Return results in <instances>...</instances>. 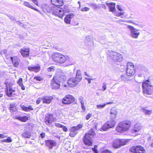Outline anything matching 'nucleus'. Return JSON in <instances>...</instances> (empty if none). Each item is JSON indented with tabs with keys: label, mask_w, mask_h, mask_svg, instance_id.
Masks as SVG:
<instances>
[{
	"label": "nucleus",
	"mask_w": 153,
	"mask_h": 153,
	"mask_svg": "<svg viewBox=\"0 0 153 153\" xmlns=\"http://www.w3.org/2000/svg\"><path fill=\"white\" fill-rule=\"evenodd\" d=\"M41 99L43 101V102L44 103H46L47 104H49L51 103L52 100V97L51 96H45L42 98H39Z\"/></svg>",
	"instance_id": "22"
},
{
	"label": "nucleus",
	"mask_w": 153,
	"mask_h": 153,
	"mask_svg": "<svg viewBox=\"0 0 153 153\" xmlns=\"http://www.w3.org/2000/svg\"><path fill=\"white\" fill-rule=\"evenodd\" d=\"M6 137L7 136H6L3 134H0V138H4L5 137Z\"/></svg>",
	"instance_id": "60"
},
{
	"label": "nucleus",
	"mask_w": 153,
	"mask_h": 153,
	"mask_svg": "<svg viewBox=\"0 0 153 153\" xmlns=\"http://www.w3.org/2000/svg\"><path fill=\"white\" fill-rule=\"evenodd\" d=\"M55 126L57 127L61 128L62 125L59 123H55Z\"/></svg>",
	"instance_id": "54"
},
{
	"label": "nucleus",
	"mask_w": 153,
	"mask_h": 153,
	"mask_svg": "<svg viewBox=\"0 0 153 153\" xmlns=\"http://www.w3.org/2000/svg\"><path fill=\"white\" fill-rule=\"evenodd\" d=\"M27 69L31 71H34L35 72H37L40 70V67L39 65H37L29 66L28 67Z\"/></svg>",
	"instance_id": "23"
},
{
	"label": "nucleus",
	"mask_w": 153,
	"mask_h": 153,
	"mask_svg": "<svg viewBox=\"0 0 153 153\" xmlns=\"http://www.w3.org/2000/svg\"><path fill=\"white\" fill-rule=\"evenodd\" d=\"M91 41H93L92 38L91 36H89L86 37L85 42H90Z\"/></svg>",
	"instance_id": "37"
},
{
	"label": "nucleus",
	"mask_w": 153,
	"mask_h": 153,
	"mask_svg": "<svg viewBox=\"0 0 153 153\" xmlns=\"http://www.w3.org/2000/svg\"><path fill=\"white\" fill-rule=\"evenodd\" d=\"M20 52L23 57H27L29 54V49L22 48L21 49Z\"/></svg>",
	"instance_id": "20"
},
{
	"label": "nucleus",
	"mask_w": 153,
	"mask_h": 153,
	"mask_svg": "<svg viewBox=\"0 0 153 153\" xmlns=\"http://www.w3.org/2000/svg\"><path fill=\"white\" fill-rule=\"evenodd\" d=\"M51 2L52 4L58 6H61L63 4V0H51Z\"/></svg>",
	"instance_id": "21"
},
{
	"label": "nucleus",
	"mask_w": 153,
	"mask_h": 153,
	"mask_svg": "<svg viewBox=\"0 0 153 153\" xmlns=\"http://www.w3.org/2000/svg\"><path fill=\"white\" fill-rule=\"evenodd\" d=\"M36 5L38 6L37 0H31Z\"/></svg>",
	"instance_id": "56"
},
{
	"label": "nucleus",
	"mask_w": 153,
	"mask_h": 153,
	"mask_svg": "<svg viewBox=\"0 0 153 153\" xmlns=\"http://www.w3.org/2000/svg\"><path fill=\"white\" fill-rule=\"evenodd\" d=\"M12 140L10 137H8L7 139H6V142L10 143L11 142Z\"/></svg>",
	"instance_id": "53"
},
{
	"label": "nucleus",
	"mask_w": 153,
	"mask_h": 153,
	"mask_svg": "<svg viewBox=\"0 0 153 153\" xmlns=\"http://www.w3.org/2000/svg\"><path fill=\"white\" fill-rule=\"evenodd\" d=\"M116 7L117 9L120 11L124 10L122 9L120 5H117Z\"/></svg>",
	"instance_id": "48"
},
{
	"label": "nucleus",
	"mask_w": 153,
	"mask_h": 153,
	"mask_svg": "<svg viewBox=\"0 0 153 153\" xmlns=\"http://www.w3.org/2000/svg\"><path fill=\"white\" fill-rule=\"evenodd\" d=\"M79 102H81L83 101V98L82 97L80 96L79 98Z\"/></svg>",
	"instance_id": "59"
},
{
	"label": "nucleus",
	"mask_w": 153,
	"mask_h": 153,
	"mask_svg": "<svg viewBox=\"0 0 153 153\" xmlns=\"http://www.w3.org/2000/svg\"><path fill=\"white\" fill-rule=\"evenodd\" d=\"M119 13L120 16L121 15H124L125 13V12H119Z\"/></svg>",
	"instance_id": "61"
},
{
	"label": "nucleus",
	"mask_w": 153,
	"mask_h": 153,
	"mask_svg": "<svg viewBox=\"0 0 153 153\" xmlns=\"http://www.w3.org/2000/svg\"><path fill=\"white\" fill-rule=\"evenodd\" d=\"M102 88L103 89V91H105L106 88V85L105 83H103L102 85Z\"/></svg>",
	"instance_id": "51"
},
{
	"label": "nucleus",
	"mask_w": 153,
	"mask_h": 153,
	"mask_svg": "<svg viewBox=\"0 0 153 153\" xmlns=\"http://www.w3.org/2000/svg\"><path fill=\"white\" fill-rule=\"evenodd\" d=\"M34 79H35L39 81H41L42 80L41 77L40 76H36L34 77Z\"/></svg>",
	"instance_id": "49"
},
{
	"label": "nucleus",
	"mask_w": 153,
	"mask_h": 153,
	"mask_svg": "<svg viewBox=\"0 0 153 153\" xmlns=\"http://www.w3.org/2000/svg\"><path fill=\"white\" fill-rule=\"evenodd\" d=\"M127 27L130 31V37L134 39H137L140 33L139 30L130 25H128Z\"/></svg>",
	"instance_id": "10"
},
{
	"label": "nucleus",
	"mask_w": 153,
	"mask_h": 153,
	"mask_svg": "<svg viewBox=\"0 0 153 153\" xmlns=\"http://www.w3.org/2000/svg\"><path fill=\"white\" fill-rule=\"evenodd\" d=\"M126 22L133 23L135 25H139V22L137 21L134 22V21L130 20H126Z\"/></svg>",
	"instance_id": "38"
},
{
	"label": "nucleus",
	"mask_w": 153,
	"mask_h": 153,
	"mask_svg": "<svg viewBox=\"0 0 153 153\" xmlns=\"http://www.w3.org/2000/svg\"><path fill=\"white\" fill-rule=\"evenodd\" d=\"M111 118V119H115L118 113L117 109L115 107L112 108L110 111Z\"/></svg>",
	"instance_id": "19"
},
{
	"label": "nucleus",
	"mask_w": 153,
	"mask_h": 153,
	"mask_svg": "<svg viewBox=\"0 0 153 153\" xmlns=\"http://www.w3.org/2000/svg\"><path fill=\"white\" fill-rule=\"evenodd\" d=\"M10 59L14 66L16 67H18L19 65V59L15 57H11Z\"/></svg>",
	"instance_id": "27"
},
{
	"label": "nucleus",
	"mask_w": 153,
	"mask_h": 153,
	"mask_svg": "<svg viewBox=\"0 0 153 153\" xmlns=\"http://www.w3.org/2000/svg\"><path fill=\"white\" fill-rule=\"evenodd\" d=\"M82 125L81 124H78L76 126H74L70 128L69 134L70 137H73L78 133V130L82 128Z\"/></svg>",
	"instance_id": "13"
},
{
	"label": "nucleus",
	"mask_w": 153,
	"mask_h": 153,
	"mask_svg": "<svg viewBox=\"0 0 153 153\" xmlns=\"http://www.w3.org/2000/svg\"><path fill=\"white\" fill-rule=\"evenodd\" d=\"M62 128L63 130L65 131H68V129L65 126L62 125V127H61Z\"/></svg>",
	"instance_id": "55"
},
{
	"label": "nucleus",
	"mask_w": 153,
	"mask_h": 153,
	"mask_svg": "<svg viewBox=\"0 0 153 153\" xmlns=\"http://www.w3.org/2000/svg\"><path fill=\"white\" fill-rule=\"evenodd\" d=\"M51 57L54 62L59 63H64L67 59V56L58 52L54 53L52 55Z\"/></svg>",
	"instance_id": "8"
},
{
	"label": "nucleus",
	"mask_w": 153,
	"mask_h": 153,
	"mask_svg": "<svg viewBox=\"0 0 153 153\" xmlns=\"http://www.w3.org/2000/svg\"><path fill=\"white\" fill-rule=\"evenodd\" d=\"M108 128H109L106 123L104 124L101 128L102 130L103 131H106Z\"/></svg>",
	"instance_id": "39"
},
{
	"label": "nucleus",
	"mask_w": 153,
	"mask_h": 153,
	"mask_svg": "<svg viewBox=\"0 0 153 153\" xmlns=\"http://www.w3.org/2000/svg\"><path fill=\"white\" fill-rule=\"evenodd\" d=\"M18 83L19 86L21 87V88L22 90H25V87L23 85L22 83V78H19V80L18 81Z\"/></svg>",
	"instance_id": "32"
},
{
	"label": "nucleus",
	"mask_w": 153,
	"mask_h": 153,
	"mask_svg": "<svg viewBox=\"0 0 153 153\" xmlns=\"http://www.w3.org/2000/svg\"><path fill=\"white\" fill-rule=\"evenodd\" d=\"M20 107L22 109L25 111H27V108L24 105H21Z\"/></svg>",
	"instance_id": "46"
},
{
	"label": "nucleus",
	"mask_w": 153,
	"mask_h": 153,
	"mask_svg": "<svg viewBox=\"0 0 153 153\" xmlns=\"http://www.w3.org/2000/svg\"><path fill=\"white\" fill-rule=\"evenodd\" d=\"M55 67L53 66H51L48 68V71L49 72L53 71L55 70Z\"/></svg>",
	"instance_id": "41"
},
{
	"label": "nucleus",
	"mask_w": 153,
	"mask_h": 153,
	"mask_svg": "<svg viewBox=\"0 0 153 153\" xmlns=\"http://www.w3.org/2000/svg\"><path fill=\"white\" fill-rule=\"evenodd\" d=\"M142 111L145 114L148 116L150 115L152 113V110H148L145 108H142Z\"/></svg>",
	"instance_id": "30"
},
{
	"label": "nucleus",
	"mask_w": 153,
	"mask_h": 153,
	"mask_svg": "<svg viewBox=\"0 0 153 153\" xmlns=\"http://www.w3.org/2000/svg\"><path fill=\"white\" fill-rule=\"evenodd\" d=\"M121 79L123 81H126L127 80V78L126 75H121L120 76Z\"/></svg>",
	"instance_id": "42"
},
{
	"label": "nucleus",
	"mask_w": 153,
	"mask_h": 153,
	"mask_svg": "<svg viewBox=\"0 0 153 153\" xmlns=\"http://www.w3.org/2000/svg\"><path fill=\"white\" fill-rule=\"evenodd\" d=\"M106 105V104H104L103 105H96L97 108H102Z\"/></svg>",
	"instance_id": "43"
},
{
	"label": "nucleus",
	"mask_w": 153,
	"mask_h": 153,
	"mask_svg": "<svg viewBox=\"0 0 153 153\" xmlns=\"http://www.w3.org/2000/svg\"><path fill=\"white\" fill-rule=\"evenodd\" d=\"M17 118L19 120L23 122H25L28 120V117L27 116H24L22 117H19Z\"/></svg>",
	"instance_id": "35"
},
{
	"label": "nucleus",
	"mask_w": 153,
	"mask_h": 153,
	"mask_svg": "<svg viewBox=\"0 0 153 153\" xmlns=\"http://www.w3.org/2000/svg\"><path fill=\"white\" fill-rule=\"evenodd\" d=\"M88 4L94 9H95L98 8V6L95 3H88Z\"/></svg>",
	"instance_id": "36"
},
{
	"label": "nucleus",
	"mask_w": 153,
	"mask_h": 153,
	"mask_svg": "<svg viewBox=\"0 0 153 153\" xmlns=\"http://www.w3.org/2000/svg\"><path fill=\"white\" fill-rule=\"evenodd\" d=\"M84 46H80L88 50H91L94 46V43L93 41H91L90 42H85Z\"/></svg>",
	"instance_id": "17"
},
{
	"label": "nucleus",
	"mask_w": 153,
	"mask_h": 153,
	"mask_svg": "<svg viewBox=\"0 0 153 153\" xmlns=\"http://www.w3.org/2000/svg\"><path fill=\"white\" fill-rule=\"evenodd\" d=\"M40 100H36V103L37 104H39L40 103Z\"/></svg>",
	"instance_id": "62"
},
{
	"label": "nucleus",
	"mask_w": 153,
	"mask_h": 153,
	"mask_svg": "<svg viewBox=\"0 0 153 153\" xmlns=\"http://www.w3.org/2000/svg\"><path fill=\"white\" fill-rule=\"evenodd\" d=\"M112 152L108 149H105L102 151L101 153H112Z\"/></svg>",
	"instance_id": "44"
},
{
	"label": "nucleus",
	"mask_w": 153,
	"mask_h": 153,
	"mask_svg": "<svg viewBox=\"0 0 153 153\" xmlns=\"http://www.w3.org/2000/svg\"><path fill=\"white\" fill-rule=\"evenodd\" d=\"M95 134L93 130L91 128L88 131V133H86L83 138L84 143L85 145L90 146L92 144V138L95 135Z\"/></svg>",
	"instance_id": "7"
},
{
	"label": "nucleus",
	"mask_w": 153,
	"mask_h": 153,
	"mask_svg": "<svg viewBox=\"0 0 153 153\" xmlns=\"http://www.w3.org/2000/svg\"><path fill=\"white\" fill-rule=\"evenodd\" d=\"M74 16L73 13H71L66 15L64 18L65 22L67 24H70L71 19Z\"/></svg>",
	"instance_id": "24"
},
{
	"label": "nucleus",
	"mask_w": 153,
	"mask_h": 153,
	"mask_svg": "<svg viewBox=\"0 0 153 153\" xmlns=\"http://www.w3.org/2000/svg\"><path fill=\"white\" fill-rule=\"evenodd\" d=\"M108 58L116 62H120L123 60V57L120 53L112 50H109L107 52Z\"/></svg>",
	"instance_id": "6"
},
{
	"label": "nucleus",
	"mask_w": 153,
	"mask_h": 153,
	"mask_svg": "<svg viewBox=\"0 0 153 153\" xmlns=\"http://www.w3.org/2000/svg\"><path fill=\"white\" fill-rule=\"evenodd\" d=\"M22 135L23 137L26 138H30L31 137L30 133L28 131H24L22 134Z\"/></svg>",
	"instance_id": "31"
},
{
	"label": "nucleus",
	"mask_w": 153,
	"mask_h": 153,
	"mask_svg": "<svg viewBox=\"0 0 153 153\" xmlns=\"http://www.w3.org/2000/svg\"><path fill=\"white\" fill-rule=\"evenodd\" d=\"M23 4L26 7H28L30 8L33 9L34 10L39 12V11L37 8H35L30 3L27 1H25L23 3Z\"/></svg>",
	"instance_id": "29"
},
{
	"label": "nucleus",
	"mask_w": 153,
	"mask_h": 153,
	"mask_svg": "<svg viewBox=\"0 0 153 153\" xmlns=\"http://www.w3.org/2000/svg\"><path fill=\"white\" fill-rule=\"evenodd\" d=\"M131 124V122L128 120L121 122L118 124L116 128V130L119 132H126L129 129Z\"/></svg>",
	"instance_id": "4"
},
{
	"label": "nucleus",
	"mask_w": 153,
	"mask_h": 153,
	"mask_svg": "<svg viewBox=\"0 0 153 153\" xmlns=\"http://www.w3.org/2000/svg\"><path fill=\"white\" fill-rule=\"evenodd\" d=\"M120 142V139H117L114 140L113 142L112 146L116 149L120 148L121 146Z\"/></svg>",
	"instance_id": "25"
},
{
	"label": "nucleus",
	"mask_w": 153,
	"mask_h": 153,
	"mask_svg": "<svg viewBox=\"0 0 153 153\" xmlns=\"http://www.w3.org/2000/svg\"><path fill=\"white\" fill-rule=\"evenodd\" d=\"M102 7L103 8L105 9H106V6L105 4H103L102 5Z\"/></svg>",
	"instance_id": "64"
},
{
	"label": "nucleus",
	"mask_w": 153,
	"mask_h": 153,
	"mask_svg": "<svg viewBox=\"0 0 153 153\" xmlns=\"http://www.w3.org/2000/svg\"><path fill=\"white\" fill-rule=\"evenodd\" d=\"M81 104V108L82 109L84 110V111H85V106L84 105V102L83 101H82V102H80Z\"/></svg>",
	"instance_id": "47"
},
{
	"label": "nucleus",
	"mask_w": 153,
	"mask_h": 153,
	"mask_svg": "<svg viewBox=\"0 0 153 153\" xmlns=\"http://www.w3.org/2000/svg\"><path fill=\"white\" fill-rule=\"evenodd\" d=\"M120 22H126V20L120 19L117 22L120 23Z\"/></svg>",
	"instance_id": "58"
},
{
	"label": "nucleus",
	"mask_w": 153,
	"mask_h": 153,
	"mask_svg": "<svg viewBox=\"0 0 153 153\" xmlns=\"http://www.w3.org/2000/svg\"><path fill=\"white\" fill-rule=\"evenodd\" d=\"M82 79L80 71L78 70L77 71L76 77L69 78L67 81L68 84L70 87H74L78 85Z\"/></svg>",
	"instance_id": "3"
},
{
	"label": "nucleus",
	"mask_w": 153,
	"mask_h": 153,
	"mask_svg": "<svg viewBox=\"0 0 153 153\" xmlns=\"http://www.w3.org/2000/svg\"><path fill=\"white\" fill-rule=\"evenodd\" d=\"M141 126L140 123H137L136 124L134 127L131 130V131L132 133L138 134V132L141 128Z\"/></svg>",
	"instance_id": "18"
},
{
	"label": "nucleus",
	"mask_w": 153,
	"mask_h": 153,
	"mask_svg": "<svg viewBox=\"0 0 153 153\" xmlns=\"http://www.w3.org/2000/svg\"><path fill=\"white\" fill-rule=\"evenodd\" d=\"M56 120L55 118H54L53 114H48L45 118V123L47 125H49Z\"/></svg>",
	"instance_id": "15"
},
{
	"label": "nucleus",
	"mask_w": 153,
	"mask_h": 153,
	"mask_svg": "<svg viewBox=\"0 0 153 153\" xmlns=\"http://www.w3.org/2000/svg\"><path fill=\"white\" fill-rule=\"evenodd\" d=\"M51 11L53 15L62 18L64 16L65 12L67 11V10H64L59 6H56L52 8Z\"/></svg>",
	"instance_id": "9"
},
{
	"label": "nucleus",
	"mask_w": 153,
	"mask_h": 153,
	"mask_svg": "<svg viewBox=\"0 0 153 153\" xmlns=\"http://www.w3.org/2000/svg\"><path fill=\"white\" fill-rule=\"evenodd\" d=\"M9 108L10 110L13 111H16L17 110L16 105L14 104H10Z\"/></svg>",
	"instance_id": "33"
},
{
	"label": "nucleus",
	"mask_w": 153,
	"mask_h": 153,
	"mask_svg": "<svg viewBox=\"0 0 153 153\" xmlns=\"http://www.w3.org/2000/svg\"><path fill=\"white\" fill-rule=\"evenodd\" d=\"M75 100L74 97L71 95H67L62 100V103L65 104H69L73 102Z\"/></svg>",
	"instance_id": "12"
},
{
	"label": "nucleus",
	"mask_w": 153,
	"mask_h": 153,
	"mask_svg": "<svg viewBox=\"0 0 153 153\" xmlns=\"http://www.w3.org/2000/svg\"><path fill=\"white\" fill-rule=\"evenodd\" d=\"M147 71V70L146 71H143L142 70H140V71L138 72L137 71V70L136 71L138 73H140V72L141 73V74H138V76L139 77H142V75H143V74L144 73V72Z\"/></svg>",
	"instance_id": "40"
},
{
	"label": "nucleus",
	"mask_w": 153,
	"mask_h": 153,
	"mask_svg": "<svg viewBox=\"0 0 153 153\" xmlns=\"http://www.w3.org/2000/svg\"><path fill=\"white\" fill-rule=\"evenodd\" d=\"M105 4L107 5L109 8L110 11L113 12L115 10V4L114 3H109L107 2H105Z\"/></svg>",
	"instance_id": "26"
},
{
	"label": "nucleus",
	"mask_w": 153,
	"mask_h": 153,
	"mask_svg": "<svg viewBox=\"0 0 153 153\" xmlns=\"http://www.w3.org/2000/svg\"><path fill=\"white\" fill-rule=\"evenodd\" d=\"M114 120V119H111V118L110 120L108 121L106 123L108 126L109 128H112L115 126V122Z\"/></svg>",
	"instance_id": "28"
},
{
	"label": "nucleus",
	"mask_w": 153,
	"mask_h": 153,
	"mask_svg": "<svg viewBox=\"0 0 153 153\" xmlns=\"http://www.w3.org/2000/svg\"><path fill=\"white\" fill-rule=\"evenodd\" d=\"M45 133L44 132H42L40 134V136L42 138L44 137L45 136Z\"/></svg>",
	"instance_id": "57"
},
{
	"label": "nucleus",
	"mask_w": 153,
	"mask_h": 153,
	"mask_svg": "<svg viewBox=\"0 0 153 153\" xmlns=\"http://www.w3.org/2000/svg\"><path fill=\"white\" fill-rule=\"evenodd\" d=\"M150 79L143 81L142 83V89L144 95H151L152 93L153 87Z\"/></svg>",
	"instance_id": "5"
},
{
	"label": "nucleus",
	"mask_w": 153,
	"mask_h": 153,
	"mask_svg": "<svg viewBox=\"0 0 153 153\" xmlns=\"http://www.w3.org/2000/svg\"><path fill=\"white\" fill-rule=\"evenodd\" d=\"M6 91L7 95L8 97L13 96L15 94V89L13 87V85L11 84H7Z\"/></svg>",
	"instance_id": "11"
},
{
	"label": "nucleus",
	"mask_w": 153,
	"mask_h": 153,
	"mask_svg": "<svg viewBox=\"0 0 153 153\" xmlns=\"http://www.w3.org/2000/svg\"><path fill=\"white\" fill-rule=\"evenodd\" d=\"M91 80H92V79L90 78V79H89V80L88 79V83L90 84L91 83Z\"/></svg>",
	"instance_id": "63"
},
{
	"label": "nucleus",
	"mask_w": 153,
	"mask_h": 153,
	"mask_svg": "<svg viewBox=\"0 0 153 153\" xmlns=\"http://www.w3.org/2000/svg\"><path fill=\"white\" fill-rule=\"evenodd\" d=\"M27 111H29L30 110H33V109L32 107V106L30 105L28 107H27Z\"/></svg>",
	"instance_id": "52"
},
{
	"label": "nucleus",
	"mask_w": 153,
	"mask_h": 153,
	"mask_svg": "<svg viewBox=\"0 0 153 153\" xmlns=\"http://www.w3.org/2000/svg\"><path fill=\"white\" fill-rule=\"evenodd\" d=\"M120 146H123L126 145L128 142V140L126 139H120Z\"/></svg>",
	"instance_id": "34"
},
{
	"label": "nucleus",
	"mask_w": 153,
	"mask_h": 153,
	"mask_svg": "<svg viewBox=\"0 0 153 153\" xmlns=\"http://www.w3.org/2000/svg\"><path fill=\"white\" fill-rule=\"evenodd\" d=\"M90 10V8L88 7H83L81 9L82 11H88Z\"/></svg>",
	"instance_id": "45"
},
{
	"label": "nucleus",
	"mask_w": 153,
	"mask_h": 153,
	"mask_svg": "<svg viewBox=\"0 0 153 153\" xmlns=\"http://www.w3.org/2000/svg\"><path fill=\"white\" fill-rule=\"evenodd\" d=\"M56 143L55 141L52 140H49L45 141L46 145L49 149H51L53 147L56 146Z\"/></svg>",
	"instance_id": "16"
},
{
	"label": "nucleus",
	"mask_w": 153,
	"mask_h": 153,
	"mask_svg": "<svg viewBox=\"0 0 153 153\" xmlns=\"http://www.w3.org/2000/svg\"><path fill=\"white\" fill-rule=\"evenodd\" d=\"M66 76L61 70L58 69L56 75L51 81V85L53 89H57L59 88L60 83L65 81Z\"/></svg>",
	"instance_id": "1"
},
{
	"label": "nucleus",
	"mask_w": 153,
	"mask_h": 153,
	"mask_svg": "<svg viewBox=\"0 0 153 153\" xmlns=\"http://www.w3.org/2000/svg\"><path fill=\"white\" fill-rule=\"evenodd\" d=\"M92 114H89L86 116L85 118L86 120H88L92 116Z\"/></svg>",
	"instance_id": "50"
},
{
	"label": "nucleus",
	"mask_w": 153,
	"mask_h": 153,
	"mask_svg": "<svg viewBox=\"0 0 153 153\" xmlns=\"http://www.w3.org/2000/svg\"><path fill=\"white\" fill-rule=\"evenodd\" d=\"M137 71L140 72V70L142 71H146L147 68L144 66L141 65H137L135 66V68H134V66L132 63L128 62L127 64V69L126 71V74L128 76H132L134 75L135 71Z\"/></svg>",
	"instance_id": "2"
},
{
	"label": "nucleus",
	"mask_w": 153,
	"mask_h": 153,
	"mask_svg": "<svg viewBox=\"0 0 153 153\" xmlns=\"http://www.w3.org/2000/svg\"><path fill=\"white\" fill-rule=\"evenodd\" d=\"M131 153H145L143 152L144 148L140 145L131 147L129 150Z\"/></svg>",
	"instance_id": "14"
}]
</instances>
